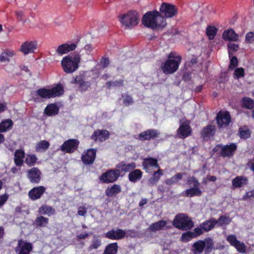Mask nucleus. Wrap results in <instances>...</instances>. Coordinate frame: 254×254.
<instances>
[{"instance_id": "nucleus-47", "label": "nucleus", "mask_w": 254, "mask_h": 254, "mask_svg": "<svg viewBox=\"0 0 254 254\" xmlns=\"http://www.w3.org/2000/svg\"><path fill=\"white\" fill-rule=\"evenodd\" d=\"M231 220L228 217L221 216L218 220H216V224H218L219 226H222L223 225L229 224Z\"/></svg>"}, {"instance_id": "nucleus-34", "label": "nucleus", "mask_w": 254, "mask_h": 254, "mask_svg": "<svg viewBox=\"0 0 254 254\" xmlns=\"http://www.w3.org/2000/svg\"><path fill=\"white\" fill-rule=\"evenodd\" d=\"M167 224L165 220H160L157 222L152 223L148 228V231L151 232H155L156 231L163 230Z\"/></svg>"}, {"instance_id": "nucleus-19", "label": "nucleus", "mask_w": 254, "mask_h": 254, "mask_svg": "<svg viewBox=\"0 0 254 254\" xmlns=\"http://www.w3.org/2000/svg\"><path fill=\"white\" fill-rule=\"evenodd\" d=\"M45 190V188L43 186L34 187L29 191V197L33 200H37L41 197Z\"/></svg>"}, {"instance_id": "nucleus-50", "label": "nucleus", "mask_w": 254, "mask_h": 254, "mask_svg": "<svg viewBox=\"0 0 254 254\" xmlns=\"http://www.w3.org/2000/svg\"><path fill=\"white\" fill-rule=\"evenodd\" d=\"M187 184L190 187H199L200 186L199 182L193 176L188 178Z\"/></svg>"}, {"instance_id": "nucleus-35", "label": "nucleus", "mask_w": 254, "mask_h": 254, "mask_svg": "<svg viewBox=\"0 0 254 254\" xmlns=\"http://www.w3.org/2000/svg\"><path fill=\"white\" fill-rule=\"evenodd\" d=\"M202 243V240H199L192 244L191 251L193 254H201L202 253L204 250Z\"/></svg>"}, {"instance_id": "nucleus-42", "label": "nucleus", "mask_w": 254, "mask_h": 254, "mask_svg": "<svg viewBox=\"0 0 254 254\" xmlns=\"http://www.w3.org/2000/svg\"><path fill=\"white\" fill-rule=\"evenodd\" d=\"M49 222V219L42 215L38 216L35 220L34 224L37 227H45Z\"/></svg>"}, {"instance_id": "nucleus-22", "label": "nucleus", "mask_w": 254, "mask_h": 254, "mask_svg": "<svg viewBox=\"0 0 254 254\" xmlns=\"http://www.w3.org/2000/svg\"><path fill=\"white\" fill-rule=\"evenodd\" d=\"M76 48L75 44L68 45L67 44H64L60 45L56 50L57 54L59 56L67 54L70 51H73Z\"/></svg>"}, {"instance_id": "nucleus-13", "label": "nucleus", "mask_w": 254, "mask_h": 254, "mask_svg": "<svg viewBox=\"0 0 254 254\" xmlns=\"http://www.w3.org/2000/svg\"><path fill=\"white\" fill-rule=\"evenodd\" d=\"M216 120L219 127L227 126L231 122L230 116L228 112L220 111L217 115Z\"/></svg>"}, {"instance_id": "nucleus-30", "label": "nucleus", "mask_w": 254, "mask_h": 254, "mask_svg": "<svg viewBox=\"0 0 254 254\" xmlns=\"http://www.w3.org/2000/svg\"><path fill=\"white\" fill-rule=\"evenodd\" d=\"M202 241L204 245L205 253L206 254L210 253L214 248V243L213 239L210 237H207Z\"/></svg>"}, {"instance_id": "nucleus-20", "label": "nucleus", "mask_w": 254, "mask_h": 254, "mask_svg": "<svg viewBox=\"0 0 254 254\" xmlns=\"http://www.w3.org/2000/svg\"><path fill=\"white\" fill-rule=\"evenodd\" d=\"M109 131L107 130H97L91 136V139L95 141L101 142L106 140L109 138Z\"/></svg>"}, {"instance_id": "nucleus-31", "label": "nucleus", "mask_w": 254, "mask_h": 254, "mask_svg": "<svg viewBox=\"0 0 254 254\" xmlns=\"http://www.w3.org/2000/svg\"><path fill=\"white\" fill-rule=\"evenodd\" d=\"M25 152L23 150L18 149L14 153V161L17 166H21L23 163Z\"/></svg>"}, {"instance_id": "nucleus-4", "label": "nucleus", "mask_w": 254, "mask_h": 254, "mask_svg": "<svg viewBox=\"0 0 254 254\" xmlns=\"http://www.w3.org/2000/svg\"><path fill=\"white\" fill-rule=\"evenodd\" d=\"M139 16L135 11H129L119 16L121 24L127 28H131L138 24Z\"/></svg>"}, {"instance_id": "nucleus-12", "label": "nucleus", "mask_w": 254, "mask_h": 254, "mask_svg": "<svg viewBox=\"0 0 254 254\" xmlns=\"http://www.w3.org/2000/svg\"><path fill=\"white\" fill-rule=\"evenodd\" d=\"M126 235V230L120 228L113 229L105 234L106 238L113 240L123 239Z\"/></svg>"}, {"instance_id": "nucleus-54", "label": "nucleus", "mask_w": 254, "mask_h": 254, "mask_svg": "<svg viewBox=\"0 0 254 254\" xmlns=\"http://www.w3.org/2000/svg\"><path fill=\"white\" fill-rule=\"evenodd\" d=\"M15 14L17 19L19 21H22L24 23L26 22V20L25 18L24 12L21 10L16 11Z\"/></svg>"}, {"instance_id": "nucleus-3", "label": "nucleus", "mask_w": 254, "mask_h": 254, "mask_svg": "<svg viewBox=\"0 0 254 254\" xmlns=\"http://www.w3.org/2000/svg\"><path fill=\"white\" fill-rule=\"evenodd\" d=\"M181 60L180 57L175 56L174 53H171L168 60L161 66L162 70L166 74L174 73L178 69Z\"/></svg>"}, {"instance_id": "nucleus-21", "label": "nucleus", "mask_w": 254, "mask_h": 254, "mask_svg": "<svg viewBox=\"0 0 254 254\" xmlns=\"http://www.w3.org/2000/svg\"><path fill=\"white\" fill-rule=\"evenodd\" d=\"M96 151L93 149H88L85 154L82 155L81 159L86 165L92 164L95 160Z\"/></svg>"}, {"instance_id": "nucleus-39", "label": "nucleus", "mask_w": 254, "mask_h": 254, "mask_svg": "<svg viewBox=\"0 0 254 254\" xmlns=\"http://www.w3.org/2000/svg\"><path fill=\"white\" fill-rule=\"evenodd\" d=\"M163 175L162 171L160 169H158L157 171L155 172L152 177L148 180V184L150 186H153L156 184L159 180L160 177Z\"/></svg>"}, {"instance_id": "nucleus-17", "label": "nucleus", "mask_w": 254, "mask_h": 254, "mask_svg": "<svg viewBox=\"0 0 254 254\" xmlns=\"http://www.w3.org/2000/svg\"><path fill=\"white\" fill-rule=\"evenodd\" d=\"M221 147V155L223 157H231L233 155L237 146L232 143L229 145H219Z\"/></svg>"}, {"instance_id": "nucleus-8", "label": "nucleus", "mask_w": 254, "mask_h": 254, "mask_svg": "<svg viewBox=\"0 0 254 254\" xmlns=\"http://www.w3.org/2000/svg\"><path fill=\"white\" fill-rule=\"evenodd\" d=\"M160 13L166 18H171L175 16L177 13V8L170 3L164 2L160 8Z\"/></svg>"}, {"instance_id": "nucleus-14", "label": "nucleus", "mask_w": 254, "mask_h": 254, "mask_svg": "<svg viewBox=\"0 0 254 254\" xmlns=\"http://www.w3.org/2000/svg\"><path fill=\"white\" fill-rule=\"evenodd\" d=\"M159 134V131L156 129H148L144 131L141 132L138 135L137 138L141 141L150 140L151 139H154L157 137Z\"/></svg>"}, {"instance_id": "nucleus-25", "label": "nucleus", "mask_w": 254, "mask_h": 254, "mask_svg": "<svg viewBox=\"0 0 254 254\" xmlns=\"http://www.w3.org/2000/svg\"><path fill=\"white\" fill-rule=\"evenodd\" d=\"M248 180L246 177L237 176L232 180V187L235 189L243 187L248 184Z\"/></svg>"}, {"instance_id": "nucleus-62", "label": "nucleus", "mask_w": 254, "mask_h": 254, "mask_svg": "<svg viewBox=\"0 0 254 254\" xmlns=\"http://www.w3.org/2000/svg\"><path fill=\"white\" fill-rule=\"evenodd\" d=\"M137 235V232L134 230H127L126 231V237H134Z\"/></svg>"}, {"instance_id": "nucleus-32", "label": "nucleus", "mask_w": 254, "mask_h": 254, "mask_svg": "<svg viewBox=\"0 0 254 254\" xmlns=\"http://www.w3.org/2000/svg\"><path fill=\"white\" fill-rule=\"evenodd\" d=\"M216 225V219L211 218L200 224L204 231L208 232L211 230Z\"/></svg>"}, {"instance_id": "nucleus-9", "label": "nucleus", "mask_w": 254, "mask_h": 254, "mask_svg": "<svg viewBox=\"0 0 254 254\" xmlns=\"http://www.w3.org/2000/svg\"><path fill=\"white\" fill-rule=\"evenodd\" d=\"M79 141L75 139H69L64 142L58 150L64 153H71L77 149Z\"/></svg>"}, {"instance_id": "nucleus-53", "label": "nucleus", "mask_w": 254, "mask_h": 254, "mask_svg": "<svg viewBox=\"0 0 254 254\" xmlns=\"http://www.w3.org/2000/svg\"><path fill=\"white\" fill-rule=\"evenodd\" d=\"M239 134L240 136L242 138H247L250 137V131L248 129H244V128L241 127L239 128Z\"/></svg>"}, {"instance_id": "nucleus-46", "label": "nucleus", "mask_w": 254, "mask_h": 254, "mask_svg": "<svg viewBox=\"0 0 254 254\" xmlns=\"http://www.w3.org/2000/svg\"><path fill=\"white\" fill-rule=\"evenodd\" d=\"M37 160V158L34 154H28L25 160V163L29 166H34Z\"/></svg>"}, {"instance_id": "nucleus-43", "label": "nucleus", "mask_w": 254, "mask_h": 254, "mask_svg": "<svg viewBox=\"0 0 254 254\" xmlns=\"http://www.w3.org/2000/svg\"><path fill=\"white\" fill-rule=\"evenodd\" d=\"M118 249L117 243L110 244L106 247L103 254H117Z\"/></svg>"}, {"instance_id": "nucleus-57", "label": "nucleus", "mask_w": 254, "mask_h": 254, "mask_svg": "<svg viewBox=\"0 0 254 254\" xmlns=\"http://www.w3.org/2000/svg\"><path fill=\"white\" fill-rule=\"evenodd\" d=\"M244 75V70L243 68H237L234 71V77L239 78Z\"/></svg>"}, {"instance_id": "nucleus-16", "label": "nucleus", "mask_w": 254, "mask_h": 254, "mask_svg": "<svg viewBox=\"0 0 254 254\" xmlns=\"http://www.w3.org/2000/svg\"><path fill=\"white\" fill-rule=\"evenodd\" d=\"M136 167L135 163H126L124 161L120 162L116 165V169L119 171V175L121 176L122 173L128 172Z\"/></svg>"}, {"instance_id": "nucleus-6", "label": "nucleus", "mask_w": 254, "mask_h": 254, "mask_svg": "<svg viewBox=\"0 0 254 254\" xmlns=\"http://www.w3.org/2000/svg\"><path fill=\"white\" fill-rule=\"evenodd\" d=\"M36 92L37 95L41 98L49 99L62 95L64 93V89L61 85H58L51 89H39Z\"/></svg>"}, {"instance_id": "nucleus-1", "label": "nucleus", "mask_w": 254, "mask_h": 254, "mask_svg": "<svg viewBox=\"0 0 254 254\" xmlns=\"http://www.w3.org/2000/svg\"><path fill=\"white\" fill-rule=\"evenodd\" d=\"M142 22L145 27L153 30H162L167 25L163 16L155 10L146 12L142 17Z\"/></svg>"}, {"instance_id": "nucleus-64", "label": "nucleus", "mask_w": 254, "mask_h": 254, "mask_svg": "<svg viewBox=\"0 0 254 254\" xmlns=\"http://www.w3.org/2000/svg\"><path fill=\"white\" fill-rule=\"evenodd\" d=\"M254 197V190L247 192L243 196V199L246 200L248 198Z\"/></svg>"}, {"instance_id": "nucleus-18", "label": "nucleus", "mask_w": 254, "mask_h": 254, "mask_svg": "<svg viewBox=\"0 0 254 254\" xmlns=\"http://www.w3.org/2000/svg\"><path fill=\"white\" fill-rule=\"evenodd\" d=\"M41 172L37 168H33L27 172V177L32 183H38L41 180Z\"/></svg>"}, {"instance_id": "nucleus-7", "label": "nucleus", "mask_w": 254, "mask_h": 254, "mask_svg": "<svg viewBox=\"0 0 254 254\" xmlns=\"http://www.w3.org/2000/svg\"><path fill=\"white\" fill-rule=\"evenodd\" d=\"M190 124V122L189 121H180V126L177 131V134L179 138L184 139L191 134V128Z\"/></svg>"}, {"instance_id": "nucleus-61", "label": "nucleus", "mask_w": 254, "mask_h": 254, "mask_svg": "<svg viewBox=\"0 0 254 254\" xmlns=\"http://www.w3.org/2000/svg\"><path fill=\"white\" fill-rule=\"evenodd\" d=\"M133 100L132 97L129 95H126L124 98V103L125 105H129L132 103Z\"/></svg>"}, {"instance_id": "nucleus-44", "label": "nucleus", "mask_w": 254, "mask_h": 254, "mask_svg": "<svg viewBox=\"0 0 254 254\" xmlns=\"http://www.w3.org/2000/svg\"><path fill=\"white\" fill-rule=\"evenodd\" d=\"M215 133V128L213 126L209 125L204 127L201 135L203 138L209 137L213 136Z\"/></svg>"}, {"instance_id": "nucleus-48", "label": "nucleus", "mask_w": 254, "mask_h": 254, "mask_svg": "<svg viewBox=\"0 0 254 254\" xmlns=\"http://www.w3.org/2000/svg\"><path fill=\"white\" fill-rule=\"evenodd\" d=\"M194 238L192 232L188 231L183 233L181 238V241L183 242H188Z\"/></svg>"}, {"instance_id": "nucleus-15", "label": "nucleus", "mask_w": 254, "mask_h": 254, "mask_svg": "<svg viewBox=\"0 0 254 254\" xmlns=\"http://www.w3.org/2000/svg\"><path fill=\"white\" fill-rule=\"evenodd\" d=\"M37 44L35 41H27L23 43L20 47V51L24 55L32 53L37 49Z\"/></svg>"}, {"instance_id": "nucleus-2", "label": "nucleus", "mask_w": 254, "mask_h": 254, "mask_svg": "<svg viewBox=\"0 0 254 254\" xmlns=\"http://www.w3.org/2000/svg\"><path fill=\"white\" fill-rule=\"evenodd\" d=\"M80 62V55L76 54L74 56L64 57L61 61V64L65 73H72L78 68Z\"/></svg>"}, {"instance_id": "nucleus-27", "label": "nucleus", "mask_w": 254, "mask_h": 254, "mask_svg": "<svg viewBox=\"0 0 254 254\" xmlns=\"http://www.w3.org/2000/svg\"><path fill=\"white\" fill-rule=\"evenodd\" d=\"M142 166L146 172H148L149 168L151 167H154L158 169H160V167L158 164L157 160L156 159L152 158H147L144 159L142 162Z\"/></svg>"}, {"instance_id": "nucleus-41", "label": "nucleus", "mask_w": 254, "mask_h": 254, "mask_svg": "<svg viewBox=\"0 0 254 254\" xmlns=\"http://www.w3.org/2000/svg\"><path fill=\"white\" fill-rule=\"evenodd\" d=\"M184 174V173H177L171 178L166 180L165 183L169 186L177 184L182 179Z\"/></svg>"}, {"instance_id": "nucleus-5", "label": "nucleus", "mask_w": 254, "mask_h": 254, "mask_svg": "<svg viewBox=\"0 0 254 254\" xmlns=\"http://www.w3.org/2000/svg\"><path fill=\"white\" fill-rule=\"evenodd\" d=\"M173 224L175 227L183 230H189L193 227L192 221L183 214L177 215L173 220Z\"/></svg>"}, {"instance_id": "nucleus-60", "label": "nucleus", "mask_w": 254, "mask_h": 254, "mask_svg": "<svg viewBox=\"0 0 254 254\" xmlns=\"http://www.w3.org/2000/svg\"><path fill=\"white\" fill-rule=\"evenodd\" d=\"M245 41L249 43H252L254 41V33L252 32L248 33L246 35Z\"/></svg>"}, {"instance_id": "nucleus-59", "label": "nucleus", "mask_w": 254, "mask_h": 254, "mask_svg": "<svg viewBox=\"0 0 254 254\" xmlns=\"http://www.w3.org/2000/svg\"><path fill=\"white\" fill-rule=\"evenodd\" d=\"M203 229L202 227L200 226L199 227L195 228L194 229L193 232H192V234L194 238L198 236H200L203 233Z\"/></svg>"}, {"instance_id": "nucleus-51", "label": "nucleus", "mask_w": 254, "mask_h": 254, "mask_svg": "<svg viewBox=\"0 0 254 254\" xmlns=\"http://www.w3.org/2000/svg\"><path fill=\"white\" fill-rule=\"evenodd\" d=\"M243 106L247 109H252L254 107V101L250 98H244L243 100Z\"/></svg>"}, {"instance_id": "nucleus-33", "label": "nucleus", "mask_w": 254, "mask_h": 254, "mask_svg": "<svg viewBox=\"0 0 254 254\" xmlns=\"http://www.w3.org/2000/svg\"><path fill=\"white\" fill-rule=\"evenodd\" d=\"M142 176V172L138 169L130 172L128 174V180L132 183H136L141 179Z\"/></svg>"}, {"instance_id": "nucleus-55", "label": "nucleus", "mask_w": 254, "mask_h": 254, "mask_svg": "<svg viewBox=\"0 0 254 254\" xmlns=\"http://www.w3.org/2000/svg\"><path fill=\"white\" fill-rule=\"evenodd\" d=\"M226 240L229 244L233 247H234V246L239 241L237 240L236 236L234 235H229L227 237Z\"/></svg>"}, {"instance_id": "nucleus-49", "label": "nucleus", "mask_w": 254, "mask_h": 254, "mask_svg": "<svg viewBox=\"0 0 254 254\" xmlns=\"http://www.w3.org/2000/svg\"><path fill=\"white\" fill-rule=\"evenodd\" d=\"M101 240L94 236L91 244L89 247V250H92L93 249H97L101 246Z\"/></svg>"}, {"instance_id": "nucleus-26", "label": "nucleus", "mask_w": 254, "mask_h": 254, "mask_svg": "<svg viewBox=\"0 0 254 254\" xmlns=\"http://www.w3.org/2000/svg\"><path fill=\"white\" fill-rule=\"evenodd\" d=\"M72 83H76L79 85L80 90L81 91H85L90 86L89 82L84 81L80 76H76L71 81Z\"/></svg>"}, {"instance_id": "nucleus-52", "label": "nucleus", "mask_w": 254, "mask_h": 254, "mask_svg": "<svg viewBox=\"0 0 254 254\" xmlns=\"http://www.w3.org/2000/svg\"><path fill=\"white\" fill-rule=\"evenodd\" d=\"M238 252L241 253H245L246 251V245L241 241H239L238 243H237L234 247Z\"/></svg>"}, {"instance_id": "nucleus-10", "label": "nucleus", "mask_w": 254, "mask_h": 254, "mask_svg": "<svg viewBox=\"0 0 254 254\" xmlns=\"http://www.w3.org/2000/svg\"><path fill=\"white\" fill-rule=\"evenodd\" d=\"M32 250L33 246L31 243L20 239L18 241L15 252L17 254H30Z\"/></svg>"}, {"instance_id": "nucleus-11", "label": "nucleus", "mask_w": 254, "mask_h": 254, "mask_svg": "<svg viewBox=\"0 0 254 254\" xmlns=\"http://www.w3.org/2000/svg\"><path fill=\"white\" fill-rule=\"evenodd\" d=\"M119 177V171H117L115 168L109 170L103 174L100 177V179L103 183H109L115 182Z\"/></svg>"}, {"instance_id": "nucleus-45", "label": "nucleus", "mask_w": 254, "mask_h": 254, "mask_svg": "<svg viewBox=\"0 0 254 254\" xmlns=\"http://www.w3.org/2000/svg\"><path fill=\"white\" fill-rule=\"evenodd\" d=\"M217 32V28L213 26H208L206 29V34L210 40H212L214 38Z\"/></svg>"}, {"instance_id": "nucleus-37", "label": "nucleus", "mask_w": 254, "mask_h": 254, "mask_svg": "<svg viewBox=\"0 0 254 254\" xmlns=\"http://www.w3.org/2000/svg\"><path fill=\"white\" fill-rule=\"evenodd\" d=\"M59 111L58 106L55 104H51L48 105L45 109V113L49 116H54L57 115Z\"/></svg>"}, {"instance_id": "nucleus-24", "label": "nucleus", "mask_w": 254, "mask_h": 254, "mask_svg": "<svg viewBox=\"0 0 254 254\" xmlns=\"http://www.w3.org/2000/svg\"><path fill=\"white\" fill-rule=\"evenodd\" d=\"M222 37L225 41L236 42L238 41L239 39L238 35L231 29L224 31L222 35Z\"/></svg>"}, {"instance_id": "nucleus-56", "label": "nucleus", "mask_w": 254, "mask_h": 254, "mask_svg": "<svg viewBox=\"0 0 254 254\" xmlns=\"http://www.w3.org/2000/svg\"><path fill=\"white\" fill-rule=\"evenodd\" d=\"M228 48L229 51V56H230L231 55L233 54V53L238 50L239 48V46L238 45L230 43L228 44Z\"/></svg>"}, {"instance_id": "nucleus-28", "label": "nucleus", "mask_w": 254, "mask_h": 254, "mask_svg": "<svg viewBox=\"0 0 254 254\" xmlns=\"http://www.w3.org/2000/svg\"><path fill=\"white\" fill-rule=\"evenodd\" d=\"M38 213L41 215L50 216L56 214V210L50 205L44 204L39 208Z\"/></svg>"}, {"instance_id": "nucleus-36", "label": "nucleus", "mask_w": 254, "mask_h": 254, "mask_svg": "<svg viewBox=\"0 0 254 254\" xmlns=\"http://www.w3.org/2000/svg\"><path fill=\"white\" fill-rule=\"evenodd\" d=\"M13 123L11 120L6 119L0 123V132H6L12 128Z\"/></svg>"}, {"instance_id": "nucleus-29", "label": "nucleus", "mask_w": 254, "mask_h": 254, "mask_svg": "<svg viewBox=\"0 0 254 254\" xmlns=\"http://www.w3.org/2000/svg\"><path fill=\"white\" fill-rule=\"evenodd\" d=\"M121 191V187L119 185L114 184L110 187H108L105 193L107 196L113 197L120 193Z\"/></svg>"}, {"instance_id": "nucleus-63", "label": "nucleus", "mask_w": 254, "mask_h": 254, "mask_svg": "<svg viewBox=\"0 0 254 254\" xmlns=\"http://www.w3.org/2000/svg\"><path fill=\"white\" fill-rule=\"evenodd\" d=\"M8 197V195L6 194L0 195V206L4 204L6 201Z\"/></svg>"}, {"instance_id": "nucleus-23", "label": "nucleus", "mask_w": 254, "mask_h": 254, "mask_svg": "<svg viewBox=\"0 0 254 254\" xmlns=\"http://www.w3.org/2000/svg\"><path fill=\"white\" fill-rule=\"evenodd\" d=\"M202 191L199 187H190L186 190L182 194L183 196L191 197L195 196H199L202 194Z\"/></svg>"}, {"instance_id": "nucleus-40", "label": "nucleus", "mask_w": 254, "mask_h": 254, "mask_svg": "<svg viewBox=\"0 0 254 254\" xmlns=\"http://www.w3.org/2000/svg\"><path fill=\"white\" fill-rule=\"evenodd\" d=\"M15 53L13 51L5 50L0 55V62L1 63H8L9 58L13 57Z\"/></svg>"}, {"instance_id": "nucleus-38", "label": "nucleus", "mask_w": 254, "mask_h": 254, "mask_svg": "<svg viewBox=\"0 0 254 254\" xmlns=\"http://www.w3.org/2000/svg\"><path fill=\"white\" fill-rule=\"evenodd\" d=\"M50 146V143L46 140H42L37 143L35 150L38 152L46 151Z\"/></svg>"}, {"instance_id": "nucleus-58", "label": "nucleus", "mask_w": 254, "mask_h": 254, "mask_svg": "<svg viewBox=\"0 0 254 254\" xmlns=\"http://www.w3.org/2000/svg\"><path fill=\"white\" fill-rule=\"evenodd\" d=\"M238 64V60L236 57H233L231 58L230 64L229 66V69L230 70L233 69Z\"/></svg>"}]
</instances>
